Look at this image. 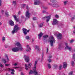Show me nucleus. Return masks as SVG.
<instances>
[{
	"label": "nucleus",
	"mask_w": 75,
	"mask_h": 75,
	"mask_svg": "<svg viewBox=\"0 0 75 75\" xmlns=\"http://www.w3.org/2000/svg\"><path fill=\"white\" fill-rule=\"evenodd\" d=\"M17 65V63H15V64H14V65H15V66H16V65Z\"/></svg>",
	"instance_id": "nucleus-53"
},
{
	"label": "nucleus",
	"mask_w": 75,
	"mask_h": 75,
	"mask_svg": "<svg viewBox=\"0 0 75 75\" xmlns=\"http://www.w3.org/2000/svg\"><path fill=\"white\" fill-rule=\"evenodd\" d=\"M5 16H6V17H8V16H9V15H8V13L7 12H5Z\"/></svg>",
	"instance_id": "nucleus-28"
},
{
	"label": "nucleus",
	"mask_w": 75,
	"mask_h": 75,
	"mask_svg": "<svg viewBox=\"0 0 75 75\" xmlns=\"http://www.w3.org/2000/svg\"><path fill=\"white\" fill-rule=\"evenodd\" d=\"M48 52V48H47V52Z\"/></svg>",
	"instance_id": "nucleus-48"
},
{
	"label": "nucleus",
	"mask_w": 75,
	"mask_h": 75,
	"mask_svg": "<svg viewBox=\"0 0 75 75\" xmlns=\"http://www.w3.org/2000/svg\"><path fill=\"white\" fill-rule=\"evenodd\" d=\"M43 60V57H42V58L41 60V61H42Z\"/></svg>",
	"instance_id": "nucleus-55"
},
{
	"label": "nucleus",
	"mask_w": 75,
	"mask_h": 75,
	"mask_svg": "<svg viewBox=\"0 0 75 75\" xmlns=\"http://www.w3.org/2000/svg\"><path fill=\"white\" fill-rule=\"evenodd\" d=\"M62 75H65V73H63Z\"/></svg>",
	"instance_id": "nucleus-60"
},
{
	"label": "nucleus",
	"mask_w": 75,
	"mask_h": 75,
	"mask_svg": "<svg viewBox=\"0 0 75 75\" xmlns=\"http://www.w3.org/2000/svg\"><path fill=\"white\" fill-rule=\"evenodd\" d=\"M48 67L49 69H50V68H51V65L50 64H48Z\"/></svg>",
	"instance_id": "nucleus-35"
},
{
	"label": "nucleus",
	"mask_w": 75,
	"mask_h": 75,
	"mask_svg": "<svg viewBox=\"0 0 75 75\" xmlns=\"http://www.w3.org/2000/svg\"><path fill=\"white\" fill-rule=\"evenodd\" d=\"M26 8L27 9H28V6H26Z\"/></svg>",
	"instance_id": "nucleus-51"
},
{
	"label": "nucleus",
	"mask_w": 75,
	"mask_h": 75,
	"mask_svg": "<svg viewBox=\"0 0 75 75\" xmlns=\"http://www.w3.org/2000/svg\"><path fill=\"white\" fill-rule=\"evenodd\" d=\"M33 20H34V21L36 20H37V18L35 17H33Z\"/></svg>",
	"instance_id": "nucleus-42"
},
{
	"label": "nucleus",
	"mask_w": 75,
	"mask_h": 75,
	"mask_svg": "<svg viewBox=\"0 0 75 75\" xmlns=\"http://www.w3.org/2000/svg\"><path fill=\"white\" fill-rule=\"evenodd\" d=\"M0 67L1 68H4V66L2 64L0 63Z\"/></svg>",
	"instance_id": "nucleus-34"
},
{
	"label": "nucleus",
	"mask_w": 75,
	"mask_h": 75,
	"mask_svg": "<svg viewBox=\"0 0 75 75\" xmlns=\"http://www.w3.org/2000/svg\"><path fill=\"white\" fill-rule=\"evenodd\" d=\"M43 38H47V37H48V35H45L43 36Z\"/></svg>",
	"instance_id": "nucleus-29"
},
{
	"label": "nucleus",
	"mask_w": 75,
	"mask_h": 75,
	"mask_svg": "<svg viewBox=\"0 0 75 75\" xmlns=\"http://www.w3.org/2000/svg\"><path fill=\"white\" fill-rule=\"evenodd\" d=\"M67 64H66V67H67Z\"/></svg>",
	"instance_id": "nucleus-64"
},
{
	"label": "nucleus",
	"mask_w": 75,
	"mask_h": 75,
	"mask_svg": "<svg viewBox=\"0 0 75 75\" xmlns=\"http://www.w3.org/2000/svg\"><path fill=\"white\" fill-rule=\"evenodd\" d=\"M8 71H10L11 72L12 71V72H11V74L12 75H14V69H7Z\"/></svg>",
	"instance_id": "nucleus-12"
},
{
	"label": "nucleus",
	"mask_w": 75,
	"mask_h": 75,
	"mask_svg": "<svg viewBox=\"0 0 75 75\" xmlns=\"http://www.w3.org/2000/svg\"><path fill=\"white\" fill-rule=\"evenodd\" d=\"M21 6L22 7H24L25 6V4H21Z\"/></svg>",
	"instance_id": "nucleus-39"
},
{
	"label": "nucleus",
	"mask_w": 75,
	"mask_h": 75,
	"mask_svg": "<svg viewBox=\"0 0 75 75\" xmlns=\"http://www.w3.org/2000/svg\"><path fill=\"white\" fill-rule=\"evenodd\" d=\"M35 49L37 50V51H38V52H40V47H39L38 46H35Z\"/></svg>",
	"instance_id": "nucleus-20"
},
{
	"label": "nucleus",
	"mask_w": 75,
	"mask_h": 75,
	"mask_svg": "<svg viewBox=\"0 0 75 75\" xmlns=\"http://www.w3.org/2000/svg\"><path fill=\"white\" fill-rule=\"evenodd\" d=\"M60 48H61V47H60V46H59V49H60Z\"/></svg>",
	"instance_id": "nucleus-61"
},
{
	"label": "nucleus",
	"mask_w": 75,
	"mask_h": 75,
	"mask_svg": "<svg viewBox=\"0 0 75 75\" xmlns=\"http://www.w3.org/2000/svg\"><path fill=\"white\" fill-rule=\"evenodd\" d=\"M34 39H33L32 40V42H34Z\"/></svg>",
	"instance_id": "nucleus-56"
},
{
	"label": "nucleus",
	"mask_w": 75,
	"mask_h": 75,
	"mask_svg": "<svg viewBox=\"0 0 75 75\" xmlns=\"http://www.w3.org/2000/svg\"><path fill=\"white\" fill-rule=\"evenodd\" d=\"M74 52H75V48L74 49Z\"/></svg>",
	"instance_id": "nucleus-63"
},
{
	"label": "nucleus",
	"mask_w": 75,
	"mask_h": 75,
	"mask_svg": "<svg viewBox=\"0 0 75 75\" xmlns=\"http://www.w3.org/2000/svg\"><path fill=\"white\" fill-rule=\"evenodd\" d=\"M1 6V0H0V6Z\"/></svg>",
	"instance_id": "nucleus-47"
},
{
	"label": "nucleus",
	"mask_w": 75,
	"mask_h": 75,
	"mask_svg": "<svg viewBox=\"0 0 75 75\" xmlns=\"http://www.w3.org/2000/svg\"><path fill=\"white\" fill-rule=\"evenodd\" d=\"M57 38L59 40H61V39H62V34L60 33L58 34L57 36Z\"/></svg>",
	"instance_id": "nucleus-14"
},
{
	"label": "nucleus",
	"mask_w": 75,
	"mask_h": 75,
	"mask_svg": "<svg viewBox=\"0 0 75 75\" xmlns=\"http://www.w3.org/2000/svg\"><path fill=\"white\" fill-rule=\"evenodd\" d=\"M2 61L4 62V64H5V66H9V65H10V64H6V60L5 59H2Z\"/></svg>",
	"instance_id": "nucleus-18"
},
{
	"label": "nucleus",
	"mask_w": 75,
	"mask_h": 75,
	"mask_svg": "<svg viewBox=\"0 0 75 75\" xmlns=\"http://www.w3.org/2000/svg\"><path fill=\"white\" fill-rule=\"evenodd\" d=\"M34 74L35 75H40V74L38 73V71L36 70V69L34 68L33 71L30 70L29 72V74Z\"/></svg>",
	"instance_id": "nucleus-4"
},
{
	"label": "nucleus",
	"mask_w": 75,
	"mask_h": 75,
	"mask_svg": "<svg viewBox=\"0 0 75 75\" xmlns=\"http://www.w3.org/2000/svg\"><path fill=\"white\" fill-rule=\"evenodd\" d=\"M18 30H20V27H18V25H15L14 26L13 30L12 31V34H14L15 33H17Z\"/></svg>",
	"instance_id": "nucleus-3"
},
{
	"label": "nucleus",
	"mask_w": 75,
	"mask_h": 75,
	"mask_svg": "<svg viewBox=\"0 0 75 75\" xmlns=\"http://www.w3.org/2000/svg\"><path fill=\"white\" fill-rule=\"evenodd\" d=\"M5 58H7V60L8 61H9V59H8V56L7 55L5 54Z\"/></svg>",
	"instance_id": "nucleus-31"
},
{
	"label": "nucleus",
	"mask_w": 75,
	"mask_h": 75,
	"mask_svg": "<svg viewBox=\"0 0 75 75\" xmlns=\"http://www.w3.org/2000/svg\"><path fill=\"white\" fill-rule=\"evenodd\" d=\"M62 64H60L59 65V70H61V69H62Z\"/></svg>",
	"instance_id": "nucleus-30"
},
{
	"label": "nucleus",
	"mask_w": 75,
	"mask_h": 75,
	"mask_svg": "<svg viewBox=\"0 0 75 75\" xmlns=\"http://www.w3.org/2000/svg\"><path fill=\"white\" fill-rule=\"evenodd\" d=\"M49 41L50 42L51 47H52L54 45V44L55 43V39L53 36H50L49 39Z\"/></svg>",
	"instance_id": "nucleus-2"
},
{
	"label": "nucleus",
	"mask_w": 75,
	"mask_h": 75,
	"mask_svg": "<svg viewBox=\"0 0 75 75\" xmlns=\"http://www.w3.org/2000/svg\"><path fill=\"white\" fill-rule=\"evenodd\" d=\"M31 66H32V63H30L27 65L25 64V69L26 70H28V68L30 69L31 68Z\"/></svg>",
	"instance_id": "nucleus-5"
},
{
	"label": "nucleus",
	"mask_w": 75,
	"mask_h": 75,
	"mask_svg": "<svg viewBox=\"0 0 75 75\" xmlns=\"http://www.w3.org/2000/svg\"><path fill=\"white\" fill-rule=\"evenodd\" d=\"M21 13V11H19L18 12V16L20 15V13Z\"/></svg>",
	"instance_id": "nucleus-44"
},
{
	"label": "nucleus",
	"mask_w": 75,
	"mask_h": 75,
	"mask_svg": "<svg viewBox=\"0 0 75 75\" xmlns=\"http://www.w3.org/2000/svg\"><path fill=\"white\" fill-rule=\"evenodd\" d=\"M51 1L52 3H56L57 2L56 0H51Z\"/></svg>",
	"instance_id": "nucleus-33"
},
{
	"label": "nucleus",
	"mask_w": 75,
	"mask_h": 75,
	"mask_svg": "<svg viewBox=\"0 0 75 75\" xmlns=\"http://www.w3.org/2000/svg\"><path fill=\"white\" fill-rule=\"evenodd\" d=\"M55 17L56 18H58L59 17V16L58 15H55Z\"/></svg>",
	"instance_id": "nucleus-43"
},
{
	"label": "nucleus",
	"mask_w": 75,
	"mask_h": 75,
	"mask_svg": "<svg viewBox=\"0 0 75 75\" xmlns=\"http://www.w3.org/2000/svg\"><path fill=\"white\" fill-rule=\"evenodd\" d=\"M72 74H73V71H72L69 73V75H72Z\"/></svg>",
	"instance_id": "nucleus-32"
},
{
	"label": "nucleus",
	"mask_w": 75,
	"mask_h": 75,
	"mask_svg": "<svg viewBox=\"0 0 75 75\" xmlns=\"http://www.w3.org/2000/svg\"><path fill=\"white\" fill-rule=\"evenodd\" d=\"M27 49H26V51H27V52H28V51H30V50H31L30 49V47L28 45H27Z\"/></svg>",
	"instance_id": "nucleus-17"
},
{
	"label": "nucleus",
	"mask_w": 75,
	"mask_h": 75,
	"mask_svg": "<svg viewBox=\"0 0 75 75\" xmlns=\"http://www.w3.org/2000/svg\"><path fill=\"white\" fill-rule=\"evenodd\" d=\"M1 11H2V13H3V12H4V10H2Z\"/></svg>",
	"instance_id": "nucleus-58"
},
{
	"label": "nucleus",
	"mask_w": 75,
	"mask_h": 75,
	"mask_svg": "<svg viewBox=\"0 0 75 75\" xmlns=\"http://www.w3.org/2000/svg\"><path fill=\"white\" fill-rule=\"evenodd\" d=\"M73 33H74V34H75V30H73Z\"/></svg>",
	"instance_id": "nucleus-54"
},
{
	"label": "nucleus",
	"mask_w": 75,
	"mask_h": 75,
	"mask_svg": "<svg viewBox=\"0 0 75 75\" xmlns=\"http://www.w3.org/2000/svg\"><path fill=\"white\" fill-rule=\"evenodd\" d=\"M73 57L74 61H75V54H74L73 55Z\"/></svg>",
	"instance_id": "nucleus-37"
},
{
	"label": "nucleus",
	"mask_w": 75,
	"mask_h": 75,
	"mask_svg": "<svg viewBox=\"0 0 75 75\" xmlns=\"http://www.w3.org/2000/svg\"><path fill=\"white\" fill-rule=\"evenodd\" d=\"M21 75H24V74H23V72H21Z\"/></svg>",
	"instance_id": "nucleus-50"
},
{
	"label": "nucleus",
	"mask_w": 75,
	"mask_h": 75,
	"mask_svg": "<svg viewBox=\"0 0 75 75\" xmlns=\"http://www.w3.org/2000/svg\"><path fill=\"white\" fill-rule=\"evenodd\" d=\"M54 68H57L58 67V65L57 64H54Z\"/></svg>",
	"instance_id": "nucleus-36"
},
{
	"label": "nucleus",
	"mask_w": 75,
	"mask_h": 75,
	"mask_svg": "<svg viewBox=\"0 0 75 75\" xmlns=\"http://www.w3.org/2000/svg\"><path fill=\"white\" fill-rule=\"evenodd\" d=\"M41 3L40 0H35L34 1V4L35 5H39Z\"/></svg>",
	"instance_id": "nucleus-9"
},
{
	"label": "nucleus",
	"mask_w": 75,
	"mask_h": 75,
	"mask_svg": "<svg viewBox=\"0 0 75 75\" xmlns=\"http://www.w3.org/2000/svg\"><path fill=\"white\" fill-rule=\"evenodd\" d=\"M75 41L74 39H72L70 41V44H72Z\"/></svg>",
	"instance_id": "nucleus-25"
},
{
	"label": "nucleus",
	"mask_w": 75,
	"mask_h": 75,
	"mask_svg": "<svg viewBox=\"0 0 75 75\" xmlns=\"http://www.w3.org/2000/svg\"><path fill=\"white\" fill-rule=\"evenodd\" d=\"M66 48L68 49V50H69L70 51L71 50V47H69L67 43H66Z\"/></svg>",
	"instance_id": "nucleus-16"
},
{
	"label": "nucleus",
	"mask_w": 75,
	"mask_h": 75,
	"mask_svg": "<svg viewBox=\"0 0 75 75\" xmlns=\"http://www.w3.org/2000/svg\"><path fill=\"white\" fill-rule=\"evenodd\" d=\"M50 18H50V16H47L43 17L42 18V20H44L46 19V22L48 23V22L50 21Z\"/></svg>",
	"instance_id": "nucleus-6"
},
{
	"label": "nucleus",
	"mask_w": 75,
	"mask_h": 75,
	"mask_svg": "<svg viewBox=\"0 0 75 75\" xmlns=\"http://www.w3.org/2000/svg\"><path fill=\"white\" fill-rule=\"evenodd\" d=\"M58 2H56L55 3L52 4V6L53 7H59V5L58 4Z\"/></svg>",
	"instance_id": "nucleus-7"
},
{
	"label": "nucleus",
	"mask_w": 75,
	"mask_h": 75,
	"mask_svg": "<svg viewBox=\"0 0 75 75\" xmlns=\"http://www.w3.org/2000/svg\"><path fill=\"white\" fill-rule=\"evenodd\" d=\"M52 57V56H49V58H51Z\"/></svg>",
	"instance_id": "nucleus-52"
},
{
	"label": "nucleus",
	"mask_w": 75,
	"mask_h": 75,
	"mask_svg": "<svg viewBox=\"0 0 75 75\" xmlns=\"http://www.w3.org/2000/svg\"><path fill=\"white\" fill-rule=\"evenodd\" d=\"M22 30L25 35H26L27 33H29V31H30V30H27V29L24 28H23Z\"/></svg>",
	"instance_id": "nucleus-8"
},
{
	"label": "nucleus",
	"mask_w": 75,
	"mask_h": 75,
	"mask_svg": "<svg viewBox=\"0 0 75 75\" xmlns=\"http://www.w3.org/2000/svg\"><path fill=\"white\" fill-rule=\"evenodd\" d=\"M21 18H24V16H22L21 17Z\"/></svg>",
	"instance_id": "nucleus-57"
},
{
	"label": "nucleus",
	"mask_w": 75,
	"mask_h": 75,
	"mask_svg": "<svg viewBox=\"0 0 75 75\" xmlns=\"http://www.w3.org/2000/svg\"><path fill=\"white\" fill-rule=\"evenodd\" d=\"M47 60L49 62H51L52 60L51 59H48Z\"/></svg>",
	"instance_id": "nucleus-41"
},
{
	"label": "nucleus",
	"mask_w": 75,
	"mask_h": 75,
	"mask_svg": "<svg viewBox=\"0 0 75 75\" xmlns=\"http://www.w3.org/2000/svg\"><path fill=\"white\" fill-rule=\"evenodd\" d=\"M24 58L25 59V61L27 62H29V61H30V58L28 56H27L26 55H24Z\"/></svg>",
	"instance_id": "nucleus-10"
},
{
	"label": "nucleus",
	"mask_w": 75,
	"mask_h": 75,
	"mask_svg": "<svg viewBox=\"0 0 75 75\" xmlns=\"http://www.w3.org/2000/svg\"><path fill=\"white\" fill-rule=\"evenodd\" d=\"M58 23V21L57 19H53V22L52 23V25H55L56 24H57Z\"/></svg>",
	"instance_id": "nucleus-13"
},
{
	"label": "nucleus",
	"mask_w": 75,
	"mask_h": 75,
	"mask_svg": "<svg viewBox=\"0 0 75 75\" xmlns=\"http://www.w3.org/2000/svg\"><path fill=\"white\" fill-rule=\"evenodd\" d=\"M17 1H13V3L14 6H16L17 5Z\"/></svg>",
	"instance_id": "nucleus-21"
},
{
	"label": "nucleus",
	"mask_w": 75,
	"mask_h": 75,
	"mask_svg": "<svg viewBox=\"0 0 75 75\" xmlns=\"http://www.w3.org/2000/svg\"><path fill=\"white\" fill-rule=\"evenodd\" d=\"M42 13H47V12H46V11H42Z\"/></svg>",
	"instance_id": "nucleus-46"
},
{
	"label": "nucleus",
	"mask_w": 75,
	"mask_h": 75,
	"mask_svg": "<svg viewBox=\"0 0 75 75\" xmlns=\"http://www.w3.org/2000/svg\"><path fill=\"white\" fill-rule=\"evenodd\" d=\"M37 62L38 61H35V65H34V67L35 68L37 67Z\"/></svg>",
	"instance_id": "nucleus-26"
},
{
	"label": "nucleus",
	"mask_w": 75,
	"mask_h": 75,
	"mask_svg": "<svg viewBox=\"0 0 75 75\" xmlns=\"http://www.w3.org/2000/svg\"><path fill=\"white\" fill-rule=\"evenodd\" d=\"M43 24H44V23H42L39 25V28H41V27H42L43 26Z\"/></svg>",
	"instance_id": "nucleus-24"
},
{
	"label": "nucleus",
	"mask_w": 75,
	"mask_h": 75,
	"mask_svg": "<svg viewBox=\"0 0 75 75\" xmlns=\"http://www.w3.org/2000/svg\"><path fill=\"white\" fill-rule=\"evenodd\" d=\"M8 23L11 26H14V22L12 20H10L8 22Z\"/></svg>",
	"instance_id": "nucleus-11"
},
{
	"label": "nucleus",
	"mask_w": 75,
	"mask_h": 75,
	"mask_svg": "<svg viewBox=\"0 0 75 75\" xmlns=\"http://www.w3.org/2000/svg\"><path fill=\"white\" fill-rule=\"evenodd\" d=\"M5 40H6V38H5V37H3L2 38V41L4 42Z\"/></svg>",
	"instance_id": "nucleus-38"
},
{
	"label": "nucleus",
	"mask_w": 75,
	"mask_h": 75,
	"mask_svg": "<svg viewBox=\"0 0 75 75\" xmlns=\"http://www.w3.org/2000/svg\"><path fill=\"white\" fill-rule=\"evenodd\" d=\"M42 57H43V56H44V53H42Z\"/></svg>",
	"instance_id": "nucleus-49"
},
{
	"label": "nucleus",
	"mask_w": 75,
	"mask_h": 75,
	"mask_svg": "<svg viewBox=\"0 0 75 75\" xmlns=\"http://www.w3.org/2000/svg\"><path fill=\"white\" fill-rule=\"evenodd\" d=\"M26 38L27 40H29L30 39V37L28 36H27L26 37Z\"/></svg>",
	"instance_id": "nucleus-40"
},
{
	"label": "nucleus",
	"mask_w": 75,
	"mask_h": 75,
	"mask_svg": "<svg viewBox=\"0 0 75 75\" xmlns=\"http://www.w3.org/2000/svg\"><path fill=\"white\" fill-rule=\"evenodd\" d=\"M15 45H16L18 47H16V48H13L12 49V51L13 52H17L19 51H23V48H22L21 46V45L20 44V43L19 42H17L15 44Z\"/></svg>",
	"instance_id": "nucleus-1"
},
{
	"label": "nucleus",
	"mask_w": 75,
	"mask_h": 75,
	"mask_svg": "<svg viewBox=\"0 0 75 75\" xmlns=\"http://www.w3.org/2000/svg\"><path fill=\"white\" fill-rule=\"evenodd\" d=\"M63 68H66V62H64L63 63Z\"/></svg>",
	"instance_id": "nucleus-22"
},
{
	"label": "nucleus",
	"mask_w": 75,
	"mask_h": 75,
	"mask_svg": "<svg viewBox=\"0 0 75 75\" xmlns=\"http://www.w3.org/2000/svg\"><path fill=\"white\" fill-rule=\"evenodd\" d=\"M25 16L28 18L30 17V13L28 11H26Z\"/></svg>",
	"instance_id": "nucleus-15"
},
{
	"label": "nucleus",
	"mask_w": 75,
	"mask_h": 75,
	"mask_svg": "<svg viewBox=\"0 0 75 75\" xmlns=\"http://www.w3.org/2000/svg\"><path fill=\"white\" fill-rule=\"evenodd\" d=\"M68 1H66V3H68Z\"/></svg>",
	"instance_id": "nucleus-59"
},
{
	"label": "nucleus",
	"mask_w": 75,
	"mask_h": 75,
	"mask_svg": "<svg viewBox=\"0 0 75 75\" xmlns=\"http://www.w3.org/2000/svg\"><path fill=\"white\" fill-rule=\"evenodd\" d=\"M44 34V33L42 32H41L39 35H38V36L39 37V39H40L42 36Z\"/></svg>",
	"instance_id": "nucleus-19"
},
{
	"label": "nucleus",
	"mask_w": 75,
	"mask_h": 75,
	"mask_svg": "<svg viewBox=\"0 0 75 75\" xmlns=\"http://www.w3.org/2000/svg\"><path fill=\"white\" fill-rule=\"evenodd\" d=\"M64 6H66V1H65L64 2Z\"/></svg>",
	"instance_id": "nucleus-45"
},
{
	"label": "nucleus",
	"mask_w": 75,
	"mask_h": 75,
	"mask_svg": "<svg viewBox=\"0 0 75 75\" xmlns=\"http://www.w3.org/2000/svg\"><path fill=\"white\" fill-rule=\"evenodd\" d=\"M71 65L72 67H74V62L73 61L71 62Z\"/></svg>",
	"instance_id": "nucleus-27"
},
{
	"label": "nucleus",
	"mask_w": 75,
	"mask_h": 75,
	"mask_svg": "<svg viewBox=\"0 0 75 75\" xmlns=\"http://www.w3.org/2000/svg\"><path fill=\"white\" fill-rule=\"evenodd\" d=\"M13 17L14 18L15 20L16 21H18V19L17 18V17H16V15H13Z\"/></svg>",
	"instance_id": "nucleus-23"
},
{
	"label": "nucleus",
	"mask_w": 75,
	"mask_h": 75,
	"mask_svg": "<svg viewBox=\"0 0 75 75\" xmlns=\"http://www.w3.org/2000/svg\"><path fill=\"white\" fill-rule=\"evenodd\" d=\"M1 24H2V23H1L0 22V25H1Z\"/></svg>",
	"instance_id": "nucleus-62"
}]
</instances>
